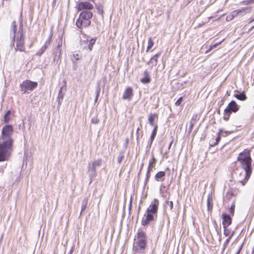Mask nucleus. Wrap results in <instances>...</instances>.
<instances>
[{
  "label": "nucleus",
  "mask_w": 254,
  "mask_h": 254,
  "mask_svg": "<svg viewBox=\"0 0 254 254\" xmlns=\"http://www.w3.org/2000/svg\"><path fill=\"white\" fill-rule=\"evenodd\" d=\"M251 149H245L239 154L237 158V161L240 163L241 167L246 172L244 180L240 181L242 186L246 185L252 173V159L251 157Z\"/></svg>",
  "instance_id": "obj_1"
},
{
  "label": "nucleus",
  "mask_w": 254,
  "mask_h": 254,
  "mask_svg": "<svg viewBox=\"0 0 254 254\" xmlns=\"http://www.w3.org/2000/svg\"><path fill=\"white\" fill-rule=\"evenodd\" d=\"M11 31L13 34V42H16V50L24 52L25 50L24 30L22 22H21L19 26L18 31H17V24L15 21L11 23Z\"/></svg>",
  "instance_id": "obj_2"
},
{
  "label": "nucleus",
  "mask_w": 254,
  "mask_h": 254,
  "mask_svg": "<svg viewBox=\"0 0 254 254\" xmlns=\"http://www.w3.org/2000/svg\"><path fill=\"white\" fill-rule=\"evenodd\" d=\"M159 202L157 199H154L147 208L144 217L141 220V225L143 226H147L149 223L154 220L157 217Z\"/></svg>",
  "instance_id": "obj_3"
},
{
  "label": "nucleus",
  "mask_w": 254,
  "mask_h": 254,
  "mask_svg": "<svg viewBox=\"0 0 254 254\" xmlns=\"http://www.w3.org/2000/svg\"><path fill=\"white\" fill-rule=\"evenodd\" d=\"M92 17L93 13L91 11L88 10L82 11L76 20V26L80 29L89 27L91 25Z\"/></svg>",
  "instance_id": "obj_4"
},
{
  "label": "nucleus",
  "mask_w": 254,
  "mask_h": 254,
  "mask_svg": "<svg viewBox=\"0 0 254 254\" xmlns=\"http://www.w3.org/2000/svg\"><path fill=\"white\" fill-rule=\"evenodd\" d=\"M136 242L133 249L137 253H141L146 248L147 240L146 233L142 230H138L136 234Z\"/></svg>",
  "instance_id": "obj_5"
},
{
  "label": "nucleus",
  "mask_w": 254,
  "mask_h": 254,
  "mask_svg": "<svg viewBox=\"0 0 254 254\" xmlns=\"http://www.w3.org/2000/svg\"><path fill=\"white\" fill-rule=\"evenodd\" d=\"M13 143L0 141V162L8 161L12 152Z\"/></svg>",
  "instance_id": "obj_6"
},
{
  "label": "nucleus",
  "mask_w": 254,
  "mask_h": 254,
  "mask_svg": "<svg viewBox=\"0 0 254 254\" xmlns=\"http://www.w3.org/2000/svg\"><path fill=\"white\" fill-rule=\"evenodd\" d=\"M13 127L11 125H5L2 128L0 136V141L7 142L13 143V140L11 137L13 134Z\"/></svg>",
  "instance_id": "obj_7"
},
{
  "label": "nucleus",
  "mask_w": 254,
  "mask_h": 254,
  "mask_svg": "<svg viewBox=\"0 0 254 254\" xmlns=\"http://www.w3.org/2000/svg\"><path fill=\"white\" fill-rule=\"evenodd\" d=\"M240 109V106L235 101H231L224 110L223 120L228 121L232 113H236Z\"/></svg>",
  "instance_id": "obj_8"
},
{
  "label": "nucleus",
  "mask_w": 254,
  "mask_h": 254,
  "mask_svg": "<svg viewBox=\"0 0 254 254\" xmlns=\"http://www.w3.org/2000/svg\"><path fill=\"white\" fill-rule=\"evenodd\" d=\"M38 86L37 82L32 81L30 80H25L20 84L21 90L24 93L28 92L29 91H31L35 89Z\"/></svg>",
  "instance_id": "obj_9"
},
{
  "label": "nucleus",
  "mask_w": 254,
  "mask_h": 254,
  "mask_svg": "<svg viewBox=\"0 0 254 254\" xmlns=\"http://www.w3.org/2000/svg\"><path fill=\"white\" fill-rule=\"evenodd\" d=\"M77 8L78 11L88 10L91 11L94 8V6L89 1H80L78 3Z\"/></svg>",
  "instance_id": "obj_10"
},
{
  "label": "nucleus",
  "mask_w": 254,
  "mask_h": 254,
  "mask_svg": "<svg viewBox=\"0 0 254 254\" xmlns=\"http://www.w3.org/2000/svg\"><path fill=\"white\" fill-rule=\"evenodd\" d=\"M231 215H229L226 213L222 214V225L223 227H229L232 223V218Z\"/></svg>",
  "instance_id": "obj_11"
},
{
  "label": "nucleus",
  "mask_w": 254,
  "mask_h": 254,
  "mask_svg": "<svg viewBox=\"0 0 254 254\" xmlns=\"http://www.w3.org/2000/svg\"><path fill=\"white\" fill-rule=\"evenodd\" d=\"M133 96V89L131 87H127L123 95L122 98L124 100H130Z\"/></svg>",
  "instance_id": "obj_12"
},
{
  "label": "nucleus",
  "mask_w": 254,
  "mask_h": 254,
  "mask_svg": "<svg viewBox=\"0 0 254 254\" xmlns=\"http://www.w3.org/2000/svg\"><path fill=\"white\" fill-rule=\"evenodd\" d=\"M51 43V38H49L45 43L44 45L39 50L36 55L38 56H41L49 47Z\"/></svg>",
  "instance_id": "obj_13"
},
{
  "label": "nucleus",
  "mask_w": 254,
  "mask_h": 254,
  "mask_svg": "<svg viewBox=\"0 0 254 254\" xmlns=\"http://www.w3.org/2000/svg\"><path fill=\"white\" fill-rule=\"evenodd\" d=\"M223 129H219V131L217 133V137L215 139V141L213 142V141H212L211 140L210 141V143H209L210 146L214 147V146L217 145L219 143V142L220 141L221 138V134L223 133Z\"/></svg>",
  "instance_id": "obj_14"
},
{
  "label": "nucleus",
  "mask_w": 254,
  "mask_h": 254,
  "mask_svg": "<svg viewBox=\"0 0 254 254\" xmlns=\"http://www.w3.org/2000/svg\"><path fill=\"white\" fill-rule=\"evenodd\" d=\"M213 200V195L212 192L209 193L207 195V210L209 211H211L212 210Z\"/></svg>",
  "instance_id": "obj_15"
},
{
  "label": "nucleus",
  "mask_w": 254,
  "mask_h": 254,
  "mask_svg": "<svg viewBox=\"0 0 254 254\" xmlns=\"http://www.w3.org/2000/svg\"><path fill=\"white\" fill-rule=\"evenodd\" d=\"M156 163V159L155 158L154 156L153 155H152V158L149 161V164L147 169V172L149 173V172L152 171L153 169L155 168Z\"/></svg>",
  "instance_id": "obj_16"
},
{
  "label": "nucleus",
  "mask_w": 254,
  "mask_h": 254,
  "mask_svg": "<svg viewBox=\"0 0 254 254\" xmlns=\"http://www.w3.org/2000/svg\"><path fill=\"white\" fill-rule=\"evenodd\" d=\"M250 9V8H249L248 7L242 8L241 9H237L233 10L232 11L231 15L230 16H231L230 20H232L234 18V17H236L238 15L240 14L242 12H246V11L248 9Z\"/></svg>",
  "instance_id": "obj_17"
},
{
  "label": "nucleus",
  "mask_w": 254,
  "mask_h": 254,
  "mask_svg": "<svg viewBox=\"0 0 254 254\" xmlns=\"http://www.w3.org/2000/svg\"><path fill=\"white\" fill-rule=\"evenodd\" d=\"M143 74L144 77L140 79V82L143 84L150 83L151 81V78L149 75V72L147 70H145Z\"/></svg>",
  "instance_id": "obj_18"
},
{
  "label": "nucleus",
  "mask_w": 254,
  "mask_h": 254,
  "mask_svg": "<svg viewBox=\"0 0 254 254\" xmlns=\"http://www.w3.org/2000/svg\"><path fill=\"white\" fill-rule=\"evenodd\" d=\"M165 172L159 171L155 176V179L158 182H163L165 180Z\"/></svg>",
  "instance_id": "obj_19"
},
{
  "label": "nucleus",
  "mask_w": 254,
  "mask_h": 254,
  "mask_svg": "<svg viewBox=\"0 0 254 254\" xmlns=\"http://www.w3.org/2000/svg\"><path fill=\"white\" fill-rule=\"evenodd\" d=\"M224 232L223 234L226 237L232 238L234 235V231H232L228 227H223Z\"/></svg>",
  "instance_id": "obj_20"
},
{
  "label": "nucleus",
  "mask_w": 254,
  "mask_h": 254,
  "mask_svg": "<svg viewBox=\"0 0 254 254\" xmlns=\"http://www.w3.org/2000/svg\"><path fill=\"white\" fill-rule=\"evenodd\" d=\"M158 118V115L156 113L150 114L148 118V121L151 126H154V122L157 121Z\"/></svg>",
  "instance_id": "obj_21"
},
{
  "label": "nucleus",
  "mask_w": 254,
  "mask_h": 254,
  "mask_svg": "<svg viewBox=\"0 0 254 254\" xmlns=\"http://www.w3.org/2000/svg\"><path fill=\"white\" fill-rule=\"evenodd\" d=\"M160 55V53H158L155 54L152 57L148 62L149 64H152V66H156L158 63V59Z\"/></svg>",
  "instance_id": "obj_22"
},
{
  "label": "nucleus",
  "mask_w": 254,
  "mask_h": 254,
  "mask_svg": "<svg viewBox=\"0 0 254 254\" xmlns=\"http://www.w3.org/2000/svg\"><path fill=\"white\" fill-rule=\"evenodd\" d=\"M239 192V189L234 190V189L231 188L227 192L226 196L228 197L229 198H231L233 196L236 195Z\"/></svg>",
  "instance_id": "obj_23"
},
{
  "label": "nucleus",
  "mask_w": 254,
  "mask_h": 254,
  "mask_svg": "<svg viewBox=\"0 0 254 254\" xmlns=\"http://www.w3.org/2000/svg\"><path fill=\"white\" fill-rule=\"evenodd\" d=\"M234 97L240 101H245L247 99V97L244 92L239 94H235Z\"/></svg>",
  "instance_id": "obj_24"
},
{
  "label": "nucleus",
  "mask_w": 254,
  "mask_h": 254,
  "mask_svg": "<svg viewBox=\"0 0 254 254\" xmlns=\"http://www.w3.org/2000/svg\"><path fill=\"white\" fill-rule=\"evenodd\" d=\"M88 198L87 197L84 198V199L83 200L80 214H82V213H83L84 211L86 209L87 205L88 204Z\"/></svg>",
  "instance_id": "obj_25"
},
{
  "label": "nucleus",
  "mask_w": 254,
  "mask_h": 254,
  "mask_svg": "<svg viewBox=\"0 0 254 254\" xmlns=\"http://www.w3.org/2000/svg\"><path fill=\"white\" fill-rule=\"evenodd\" d=\"M157 128H158V126L157 125H155L154 126V129L152 131V132L151 136H150L151 143H152V142H153V140L154 139V138L156 135L157 131Z\"/></svg>",
  "instance_id": "obj_26"
},
{
  "label": "nucleus",
  "mask_w": 254,
  "mask_h": 254,
  "mask_svg": "<svg viewBox=\"0 0 254 254\" xmlns=\"http://www.w3.org/2000/svg\"><path fill=\"white\" fill-rule=\"evenodd\" d=\"M154 45V42L152 38L150 37L148 40V45L146 48V52H148L150 49H151Z\"/></svg>",
  "instance_id": "obj_27"
},
{
  "label": "nucleus",
  "mask_w": 254,
  "mask_h": 254,
  "mask_svg": "<svg viewBox=\"0 0 254 254\" xmlns=\"http://www.w3.org/2000/svg\"><path fill=\"white\" fill-rule=\"evenodd\" d=\"M102 164L101 159H98L92 162V168L95 170L97 167L101 166Z\"/></svg>",
  "instance_id": "obj_28"
},
{
  "label": "nucleus",
  "mask_w": 254,
  "mask_h": 254,
  "mask_svg": "<svg viewBox=\"0 0 254 254\" xmlns=\"http://www.w3.org/2000/svg\"><path fill=\"white\" fill-rule=\"evenodd\" d=\"M96 38H92L88 44V49L89 51H91L93 49V45L95 44L96 42Z\"/></svg>",
  "instance_id": "obj_29"
},
{
  "label": "nucleus",
  "mask_w": 254,
  "mask_h": 254,
  "mask_svg": "<svg viewBox=\"0 0 254 254\" xmlns=\"http://www.w3.org/2000/svg\"><path fill=\"white\" fill-rule=\"evenodd\" d=\"M10 115V111L8 110L4 116V122L5 123H8L10 120L9 116Z\"/></svg>",
  "instance_id": "obj_30"
},
{
  "label": "nucleus",
  "mask_w": 254,
  "mask_h": 254,
  "mask_svg": "<svg viewBox=\"0 0 254 254\" xmlns=\"http://www.w3.org/2000/svg\"><path fill=\"white\" fill-rule=\"evenodd\" d=\"M232 238H230V237H228L226 240H225V241L224 242L223 245V247H222V252H224L225 251V250L227 248L228 245V244L229 243L230 240H231Z\"/></svg>",
  "instance_id": "obj_31"
},
{
  "label": "nucleus",
  "mask_w": 254,
  "mask_h": 254,
  "mask_svg": "<svg viewBox=\"0 0 254 254\" xmlns=\"http://www.w3.org/2000/svg\"><path fill=\"white\" fill-rule=\"evenodd\" d=\"M199 119V116L197 114L193 115L190 122H191L194 124H196V122Z\"/></svg>",
  "instance_id": "obj_32"
},
{
  "label": "nucleus",
  "mask_w": 254,
  "mask_h": 254,
  "mask_svg": "<svg viewBox=\"0 0 254 254\" xmlns=\"http://www.w3.org/2000/svg\"><path fill=\"white\" fill-rule=\"evenodd\" d=\"M235 208V202H233V204L231 205L230 208L229 209L230 215L232 216H233L234 215Z\"/></svg>",
  "instance_id": "obj_33"
},
{
  "label": "nucleus",
  "mask_w": 254,
  "mask_h": 254,
  "mask_svg": "<svg viewBox=\"0 0 254 254\" xmlns=\"http://www.w3.org/2000/svg\"><path fill=\"white\" fill-rule=\"evenodd\" d=\"M241 3L245 5H248L254 3V0H245L241 2Z\"/></svg>",
  "instance_id": "obj_34"
},
{
  "label": "nucleus",
  "mask_w": 254,
  "mask_h": 254,
  "mask_svg": "<svg viewBox=\"0 0 254 254\" xmlns=\"http://www.w3.org/2000/svg\"><path fill=\"white\" fill-rule=\"evenodd\" d=\"M166 203L168 205L170 210L173 209L174 206L173 201H167Z\"/></svg>",
  "instance_id": "obj_35"
},
{
  "label": "nucleus",
  "mask_w": 254,
  "mask_h": 254,
  "mask_svg": "<svg viewBox=\"0 0 254 254\" xmlns=\"http://www.w3.org/2000/svg\"><path fill=\"white\" fill-rule=\"evenodd\" d=\"M182 100H183V97H180L175 102V105L177 106H180L181 104Z\"/></svg>",
  "instance_id": "obj_36"
},
{
  "label": "nucleus",
  "mask_w": 254,
  "mask_h": 254,
  "mask_svg": "<svg viewBox=\"0 0 254 254\" xmlns=\"http://www.w3.org/2000/svg\"><path fill=\"white\" fill-rule=\"evenodd\" d=\"M223 41H220L219 42H218L214 45H212L210 46L211 48L213 49L214 48H216L218 45H219L220 44H221V43Z\"/></svg>",
  "instance_id": "obj_37"
},
{
  "label": "nucleus",
  "mask_w": 254,
  "mask_h": 254,
  "mask_svg": "<svg viewBox=\"0 0 254 254\" xmlns=\"http://www.w3.org/2000/svg\"><path fill=\"white\" fill-rule=\"evenodd\" d=\"M195 124H194L191 122H190L189 130L190 131H191L192 130Z\"/></svg>",
  "instance_id": "obj_38"
},
{
  "label": "nucleus",
  "mask_w": 254,
  "mask_h": 254,
  "mask_svg": "<svg viewBox=\"0 0 254 254\" xmlns=\"http://www.w3.org/2000/svg\"><path fill=\"white\" fill-rule=\"evenodd\" d=\"M124 158V155H120V156H119L118 158V162L119 163H121L123 159Z\"/></svg>",
  "instance_id": "obj_39"
},
{
  "label": "nucleus",
  "mask_w": 254,
  "mask_h": 254,
  "mask_svg": "<svg viewBox=\"0 0 254 254\" xmlns=\"http://www.w3.org/2000/svg\"><path fill=\"white\" fill-rule=\"evenodd\" d=\"M73 57L76 61H77L79 59V56L78 54L74 55Z\"/></svg>",
  "instance_id": "obj_40"
},
{
  "label": "nucleus",
  "mask_w": 254,
  "mask_h": 254,
  "mask_svg": "<svg viewBox=\"0 0 254 254\" xmlns=\"http://www.w3.org/2000/svg\"><path fill=\"white\" fill-rule=\"evenodd\" d=\"M212 50V49L210 46L209 48L206 51V53H208V52H210Z\"/></svg>",
  "instance_id": "obj_41"
},
{
  "label": "nucleus",
  "mask_w": 254,
  "mask_h": 254,
  "mask_svg": "<svg viewBox=\"0 0 254 254\" xmlns=\"http://www.w3.org/2000/svg\"><path fill=\"white\" fill-rule=\"evenodd\" d=\"M0 173H1L2 174L4 173V170L3 169H1L0 170Z\"/></svg>",
  "instance_id": "obj_42"
},
{
  "label": "nucleus",
  "mask_w": 254,
  "mask_h": 254,
  "mask_svg": "<svg viewBox=\"0 0 254 254\" xmlns=\"http://www.w3.org/2000/svg\"><path fill=\"white\" fill-rule=\"evenodd\" d=\"M172 143H173V141H171V143H170V145H169V149H170V147H171V145H172Z\"/></svg>",
  "instance_id": "obj_43"
},
{
  "label": "nucleus",
  "mask_w": 254,
  "mask_h": 254,
  "mask_svg": "<svg viewBox=\"0 0 254 254\" xmlns=\"http://www.w3.org/2000/svg\"><path fill=\"white\" fill-rule=\"evenodd\" d=\"M241 250V248H240L239 249V250L238 251V252H237V253L236 254H239V253H240Z\"/></svg>",
  "instance_id": "obj_44"
},
{
  "label": "nucleus",
  "mask_w": 254,
  "mask_h": 254,
  "mask_svg": "<svg viewBox=\"0 0 254 254\" xmlns=\"http://www.w3.org/2000/svg\"><path fill=\"white\" fill-rule=\"evenodd\" d=\"M254 21V18L250 21V22H252Z\"/></svg>",
  "instance_id": "obj_45"
}]
</instances>
